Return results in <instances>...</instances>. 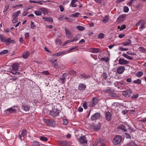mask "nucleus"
Here are the masks:
<instances>
[{
    "label": "nucleus",
    "instance_id": "dca6fc26",
    "mask_svg": "<svg viewBox=\"0 0 146 146\" xmlns=\"http://www.w3.org/2000/svg\"><path fill=\"white\" fill-rule=\"evenodd\" d=\"M65 33L66 36L68 38H70L72 36V33L69 30L67 29H65Z\"/></svg>",
    "mask_w": 146,
    "mask_h": 146
},
{
    "label": "nucleus",
    "instance_id": "ddd939ff",
    "mask_svg": "<svg viewBox=\"0 0 146 146\" xmlns=\"http://www.w3.org/2000/svg\"><path fill=\"white\" fill-rule=\"evenodd\" d=\"M58 112L56 109H53L50 112V114L52 117H55L58 114Z\"/></svg>",
    "mask_w": 146,
    "mask_h": 146
},
{
    "label": "nucleus",
    "instance_id": "0eeeda50",
    "mask_svg": "<svg viewBox=\"0 0 146 146\" xmlns=\"http://www.w3.org/2000/svg\"><path fill=\"white\" fill-rule=\"evenodd\" d=\"M100 116V114L99 113H96L93 115H92L91 117V119L92 120H95L96 119H98L99 118Z\"/></svg>",
    "mask_w": 146,
    "mask_h": 146
},
{
    "label": "nucleus",
    "instance_id": "09e8293b",
    "mask_svg": "<svg viewBox=\"0 0 146 146\" xmlns=\"http://www.w3.org/2000/svg\"><path fill=\"white\" fill-rule=\"evenodd\" d=\"M102 76L105 79H106L108 78V74L105 72H103Z\"/></svg>",
    "mask_w": 146,
    "mask_h": 146
},
{
    "label": "nucleus",
    "instance_id": "b1692460",
    "mask_svg": "<svg viewBox=\"0 0 146 146\" xmlns=\"http://www.w3.org/2000/svg\"><path fill=\"white\" fill-rule=\"evenodd\" d=\"M102 143V141L100 138L97 139L94 145V146H98V144H101Z\"/></svg>",
    "mask_w": 146,
    "mask_h": 146
},
{
    "label": "nucleus",
    "instance_id": "bb28decb",
    "mask_svg": "<svg viewBox=\"0 0 146 146\" xmlns=\"http://www.w3.org/2000/svg\"><path fill=\"white\" fill-rule=\"evenodd\" d=\"M122 55L125 58L129 60H132L133 59L132 57L130 56L125 53L122 54Z\"/></svg>",
    "mask_w": 146,
    "mask_h": 146
},
{
    "label": "nucleus",
    "instance_id": "f704fd0d",
    "mask_svg": "<svg viewBox=\"0 0 146 146\" xmlns=\"http://www.w3.org/2000/svg\"><path fill=\"white\" fill-rule=\"evenodd\" d=\"M69 74L72 76H74L77 73L74 70H71L69 71Z\"/></svg>",
    "mask_w": 146,
    "mask_h": 146
},
{
    "label": "nucleus",
    "instance_id": "e2e57ef3",
    "mask_svg": "<svg viewBox=\"0 0 146 146\" xmlns=\"http://www.w3.org/2000/svg\"><path fill=\"white\" fill-rule=\"evenodd\" d=\"M13 19L12 21V22L13 23H15L18 22V19L17 18L13 17Z\"/></svg>",
    "mask_w": 146,
    "mask_h": 146
},
{
    "label": "nucleus",
    "instance_id": "5701e85b",
    "mask_svg": "<svg viewBox=\"0 0 146 146\" xmlns=\"http://www.w3.org/2000/svg\"><path fill=\"white\" fill-rule=\"evenodd\" d=\"M30 55V53L28 51H26L23 53L22 56L24 58H28Z\"/></svg>",
    "mask_w": 146,
    "mask_h": 146
},
{
    "label": "nucleus",
    "instance_id": "cd10ccee",
    "mask_svg": "<svg viewBox=\"0 0 146 146\" xmlns=\"http://www.w3.org/2000/svg\"><path fill=\"white\" fill-rule=\"evenodd\" d=\"M80 35L79 34H77L76 36L72 40H71V41H75L78 40L80 38Z\"/></svg>",
    "mask_w": 146,
    "mask_h": 146
},
{
    "label": "nucleus",
    "instance_id": "8fccbe9b",
    "mask_svg": "<svg viewBox=\"0 0 146 146\" xmlns=\"http://www.w3.org/2000/svg\"><path fill=\"white\" fill-rule=\"evenodd\" d=\"M8 52V50H3L0 54H6Z\"/></svg>",
    "mask_w": 146,
    "mask_h": 146
},
{
    "label": "nucleus",
    "instance_id": "052dcab7",
    "mask_svg": "<svg viewBox=\"0 0 146 146\" xmlns=\"http://www.w3.org/2000/svg\"><path fill=\"white\" fill-rule=\"evenodd\" d=\"M42 74L46 75H48L49 73L48 71H45L42 72Z\"/></svg>",
    "mask_w": 146,
    "mask_h": 146
},
{
    "label": "nucleus",
    "instance_id": "7c9ffc66",
    "mask_svg": "<svg viewBox=\"0 0 146 146\" xmlns=\"http://www.w3.org/2000/svg\"><path fill=\"white\" fill-rule=\"evenodd\" d=\"M20 11H18L16 13H15L13 14V17L17 18L19 15L20 13Z\"/></svg>",
    "mask_w": 146,
    "mask_h": 146
},
{
    "label": "nucleus",
    "instance_id": "0e129e2a",
    "mask_svg": "<svg viewBox=\"0 0 146 146\" xmlns=\"http://www.w3.org/2000/svg\"><path fill=\"white\" fill-rule=\"evenodd\" d=\"M126 53L127 54H129V55H136V54L135 53L131 52L130 51H128L126 52Z\"/></svg>",
    "mask_w": 146,
    "mask_h": 146
},
{
    "label": "nucleus",
    "instance_id": "4d7b16f0",
    "mask_svg": "<svg viewBox=\"0 0 146 146\" xmlns=\"http://www.w3.org/2000/svg\"><path fill=\"white\" fill-rule=\"evenodd\" d=\"M68 123V120L66 119H63V123L64 125H66Z\"/></svg>",
    "mask_w": 146,
    "mask_h": 146
},
{
    "label": "nucleus",
    "instance_id": "69168bd1",
    "mask_svg": "<svg viewBox=\"0 0 146 146\" xmlns=\"http://www.w3.org/2000/svg\"><path fill=\"white\" fill-rule=\"evenodd\" d=\"M77 47H73L71 48L69 50H68V52H67V53L69 52H70L72 50L75 49L76 48H77Z\"/></svg>",
    "mask_w": 146,
    "mask_h": 146
},
{
    "label": "nucleus",
    "instance_id": "37998d69",
    "mask_svg": "<svg viewBox=\"0 0 146 146\" xmlns=\"http://www.w3.org/2000/svg\"><path fill=\"white\" fill-rule=\"evenodd\" d=\"M13 78H10L9 79V81L10 82H12L14 81H15L17 79V77H15V76H14Z\"/></svg>",
    "mask_w": 146,
    "mask_h": 146
},
{
    "label": "nucleus",
    "instance_id": "f8f14e48",
    "mask_svg": "<svg viewBox=\"0 0 146 146\" xmlns=\"http://www.w3.org/2000/svg\"><path fill=\"white\" fill-rule=\"evenodd\" d=\"M90 52L94 53H97L101 52V50L99 48H92L90 49Z\"/></svg>",
    "mask_w": 146,
    "mask_h": 146
},
{
    "label": "nucleus",
    "instance_id": "c85d7f7f",
    "mask_svg": "<svg viewBox=\"0 0 146 146\" xmlns=\"http://www.w3.org/2000/svg\"><path fill=\"white\" fill-rule=\"evenodd\" d=\"M109 21V18L108 15L105 16L103 18L102 22L104 23H107Z\"/></svg>",
    "mask_w": 146,
    "mask_h": 146
},
{
    "label": "nucleus",
    "instance_id": "5fc2aeb1",
    "mask_svg": "<svg viewBox=\"0 0 146 146\" xmlns=\"http://www.w3.org/2000/svg\"><path fill=\"white\" fill-rule=\"evenodd\" d=\"M143 74V73L142 72H139L137 73V76L138 77H140Z\"/></svg>",
    "mask_w": 146,
    "mask_h": 146
},
{
    "label": "nucleus",
    "instance_id": "603ef678",
    "mask_svg": "<svg viewBox=\"0 0 146 146\" xmlns=\"http://www.w3.org/2000/svg\"><path fill=\"white\" fill-rule=\"evenodd\" d=\"M98 37L99 38H104V34L103 33H100L98 35Z\"/></svg>",
    "mask_w": 146,
    "mask_h": 146
},
{
    "label": "nucleus",
    "instance_id": "4468645a",
    "mask_svg": "<svg viewBox=\"0 0 146 146\" xmlns=\"http://www.w3.org/2000/svg\"><path fill=\"white\" fill-rule=\"evenodd\" d=\"M125 70V68L124 66H120L117 69V72L118 74H121Z\"/></svg>",
    "mask_w": 146,
    "mask_h": 146
},
{
    "label": "nucleus",
    "instance_id": "6ab92c4d",
    "mask_svg": "<svg viewBox=\"0 0 146 146\" xmlns=\"http://www.w3.org/2000/svg\"><path fill=\"white\" fill-rule=\"evenodd\" d=\"M67 53V52L66 51H62L60 52H59L58 53H56L54 54V55L56 56H60L62 55H64Z\"/></svg>",
    "mask_w": 146,
    "mask_h": 146
},
{
    "label": "nucleus",
    "instance_id": "f3484780",
    "mask_svg": "<svg viewBox=\"0 0 146 146\" xmlns=\"http://www.w3.org/2000/svg\"><path fill=\"white\" fill-rule=\"evenodd\" d=\"M117 129H121L125 131H127V129L123 125H119L117 127Z\"/></svg>",
    "mask_w": 146,
    "mask_h": 146
},
{
    "label": "nucleus",
    "instance_id": "ea45409f",
    "mask_svg": "<svg viewBox=\"0 0 146 146\" xmlns=\"http://www.w3.org/2000/svg\"><path fill=\"white\" fill-rule=\"evenodd\" d=\"M55 42L56 44H61V40L59 38H57L56 39Z\"/></svg>",
    "mask_w": 146,
    "mask_h": 146
},
{
    "label": "nucleus",
    "instance_id": "393cba45",
    "mask_svg": "<svg viewBox=\"0 0 146 146\" xmlns=\"http://www.w3.org/2000/svg\"><path fill=\"white\" fill-rule=\"evenodd\" d=\"M42 19L45 21H48L51 23H52L53 21L52 19V17H43Z\"/></svg>",
    "mask_w": 146,
    "mask_h": 146
},
{
    "label": "nucleus",
    "instance_id": "39448f33",
    "mask_svg": "<svg viewBox=\"0 0 146 146\" xmlns=\"http://www.w3.org/2000/svg\"><path fill=\"white\" fill-rule=\"evenodd\" d=\"M99 100L98 99L94 98L90 102V106L92 107L95 106L98 103Z\"/></svg>",
    "mask_w": 146,
    "mask_h": 146
},
{
    "label": "nucleus",
    "instance_id": "1a4fd4ad",
    "mask_svg": "<svg viewBox=\"0 0 146 146\" xmlns=\"http://www.w3.org/2000/svg\"><path fill=\"white\" fill-rule=\"evenodd\" d=\"M105 116L107 121H110L111 120L112 116L110 112L108 111L106 112V113Z\"/></svg>",
    "mask_w": 146,
    "mask_h": 146
},
{
    "label": "nucleus",
    "instance_id": "72a5a7b5",
    "mask_svg": "<svg viewBox=\"0 0 146 146\" xmlns=\"http://www.w3.org/2000/svg\"><path fill=\"white\" fill-rule=\"evenodd\" d=\"M81 76L82 78L86 79L87 78H89L90 77V76H88L85 74H81Z\"/></svg>",
    "mask_w": 146,
    "mask_h": 146
},
{
    "label": "nucleus",
    "instance_id": "c9c22d12",
    "mask_svg": "<svg viewBox=\"0 0 146 146\" xmlns=\"http://www.w3.org/2000/svg\"><path fill=\"white\" fill-rule=\"evenodd\" d=\"M131 41L130 40H128L127 41L123 43V45L125 46L129 45L131 44Z\"/></svg>",
    "mask_w": 146,
    "mask_h": 146
},
{
    "label": "nucleus",
    "instance_id": "f257e3e1",
    "mask_svg": "<svg viewBox=\"0 0 146 146\" xmlns=\"http://www.w3.org/2000/svg\"><path fill=\"white\" fill-rule=\"evenodd\" d=\"M122 140V138L119 135L115 136L113 138L112 142L115 145H117L120 143Z\"/></svg>",
    "mask_w": 146,
    "mask_h": 146
},
{
    "label": "nucleus",
    "instance_id": "423d86ee",
    "mask_svg": "<svg viewBox=\"0 0 146 146\" xmlns=\"http://www.w3.org/2000/svg\"><path fill=\"white\" fill-rule=\"evenodd\" d=\"M79 141L80 143L84 144L86 143L87 142V140L85 136L82 135L80 138Z\"/></svg>",
    "mask_w": 146,
    "mask_h": 146
},
{
    "label": "nucleus",
    "instance_id": "7ed1b4c3",
    "mask_svg": "<svg viewBox=\"0 0 146 146\" xmlns=\"http://www.w3.org/2000/svg\"><path fill=\"white\" fill-rule=\"evenodd\" d=\"M16 111V110L15 109L14 107H11L5 110V112L7 114L14 113Z\"/></svg>",
    "mask_w": 146,
    "mask_h": 146
},
{
    "label": "nucleus",
    "instance_id": "bf43d9fd",
    "mask_svg": "<svg viewBox=\"0 0 146 146\" xmlns=\"http://www.w3.org/2000/svg\"><path fill=\"white\" fill-rule=\"evenodd\" d=\"M143 21H142V20H140L136 24V25L137 26H138L140 25H141V23H143Z\"/></svg>",
    "mask_w": 146,
    "mask_h": 146
},
{
    "label": "nucleus",
    "instance_id": "2eb2a0df",
    "mask_svg": "<svg viewBox=\"0 0 146 146\" xmlns=\"http://www.w3.org/2000/svg\"><path fill=\"white\" fill-rule=\"evenodd\" d=\"M22 108L24 110L27 111L30 109V106L28 105L24 104L22 106Z\"/></svg>",
    "mask_w": 146,
    "mask_h": 146
},
{
    "label": "nucleus",
    "instance_id": "4c0bfd02",
    "mask_svg": "<svg viewBox=\"0 0 146 146\" xmlns=\"http://www.w3.org/2000/svg\"><path fill=\"white\" fill-rule=\"evenodd\" d=\"M139 50L140 52L142 53H145L146 52V50L145 49L142 47H140L139 48Z\"/></svg>",
    "mask_w": 146,
    "mask_h": 146
},
{
    "label": "nucleus",
    "instance_id": "6e6d98bb",
    "mask_svg": "<svg viewBox=\"0 0 146 146\" xmlns=\"http://www.w3.org/2000/svg\"><path fill=\"white\" fill-rule=\"evenodd\" d=\"M119 50L121 51H126L128 50V48H124L122 47H120L119 48Z\"/></svg>",
    "mask_w": 146,
    "mask_h": 146
},
{
    "label": "nucleus",
    "instance_id": "a878e982",
    "mask_svg": "<svg viewBox=\"0 0 146 146\" xmlns=\"http://www.w3.org/2000/svg\"><path fill=\"white\" fill-rule=\"evenodd\" d=\"M27 131L26 129H24L22 131L21 135L24 138H25L27 137Z\"/></svg>",
    "mask_w": 146,
    "mask_h": 146
},
{
    "label": "nucleus",
    "instance_id": "a211bd4d",
    "mask_svg": "<svg viewBox=\"0 0 146 146\" xmlns=\"http://www.w3.org/2000/svg\"><path fill=\"white\" fill-rule=\"evenodd\" d=\"M56 61V60H54L51 61V62L54 68H58L59 66L58 64L57 63Z\"/></svg>",
    "mask_w": 146,
    "mask_h": 146
},
{
    "label": "nucleus",
    "instance_id": "2f4dec72",
    "mask_svg": "<svg viewBox=\"0 0 146 146\" xmlns=\"http://www.w3.org/2000/svg\"><path fill=\"white\" fill-rule=\"evenodd\" d=\"M110 96H111L113 97H117V95L116 94L115 92H111L109 94Z\"/></svg>",
    "mask_w": 146,
    "mask_h": 146
},
{
    "label": "nucleus",
    "instance_id": "79ce46f5",
    "mask_svg": "<svg viewBox=\"0 0 146 146\" xmlns=\"http://www.w3.org/2000/svg\"><path fill=\"white\" fill-rule=\"evenodd\" d=\"M76 28L79 30L82 31L84 30V28L83 27L78 26L76 27Z\"/></svg>",
    "mask_w": 146,
    "mask_h": 146
},
{
    "label": "nucleus",
    "instance_id": "4be33fe9",
    "mask_svg": "<svg viewBox=\"0 0 146 146\" xmlns=\"http://www.w3.org/2000/svg\"><path fill=\"white\" fill-rule=\"evenodd\" d=\"M19 64L17 63L13 64L12 66L13 69L15 70H19Z\"/></svg>",
    "mask_w": 146,
    "mask_h": 146
},
{
    "label": "nucleus",
    "instance_id": "e433bc0d",
    "mask_svg": "<svg viewBox=\"0 0 146 146\" xmlns=\"http://www.w3.org/2000/svg\"><path fill=\"white\" fill-rule=\"evenodd\" d=\"M1 40L4 42H7V39L5 37L3 36H1L0 37Z\"/></svg>",
    "mask_w": 146,
    "mask_h": 146
},
{
    "label": "nucleus",
    "instance_id": "473e14b6",
    "mask_svg": "<svg viewBox=\"0 0 146 146\" xmlns=\"http://www.w3.org/2000/svg\"><path fill=\"white\" fill-rule=\"evenodd\" d=\"M7 42L14 43L15 42V41L14 40H11V38H9L7 39Z\"/></svg>",
    "mask_w": 146,
    "mask_h": 146
},
{
    "label": "nucleus",
    "instance_id": "a19ab883",
    "mask_svg": "<svg viewBox=\"0 0 146 146\" xmlns=\"http://www.w3.org/2000/svg\"><path fill=\"white\" fill-rule=\"evenodd\" d=\"M126 28V26L125 25H122L121 27H120V26H118V29H119L120 31H122L124 29H125Z\"/></svg>",
    "mask_w": 146,
    "mask_h": 146
},
{
    "label": "nucleus",
    "instance_id": "13d9d810",
    "mask_svg": "<svg viewBox=\"0 0 146 146\" xmlns=\"http://www.w3.org/2000/svg\"><path fill=\"white\" fill-rule=\"evenodd\" d=\"M58 19L59 21H62L64 20L65 19L64 17V16L62 15H61L58 18Z\"/></svg>",
    "mask_w": 146,
    "mask_h": 146
},
{
    "label": "nucleus",
    "instance_id": "c03bdc74",
    "mask_svg": "<svg viewBox=\"0 0 146 146\" xmlns=\"http://www.w3.org/2000/svg\"><path fill=\"white\" fill-rule=\"evenodd\" d=\"M133 82L137 84H141V81L139 79H138L136 80L133 81Z\"/></svg>",
    "mask_w": 146,
    "mask_h": 146
},
{
    "label": "nucleus",
    "instance_id": "9b49d317",
    "mask_svg": "<svg viewBox=\"0 0 146 146\" xmlns=\"http://www.w3.org/2000/svg\"><path fill=\"white\" fill-rule=\"evenodd\" d=\"M125 15H121L119 16L117 19V21L119 23H120L124 21L125 19Z\"/></svg>",
    "mask_w": 146,
    "mask_h": 146
},
{
    "label": "nucleus",
    "instance_id": "a18cd8bd",
    "mask_svg": "<svg viewBox=\"0 0 146 146\" xmlns=\"http://www.w3.org/2000/svg\"><path fill=\"white\" fill-rule=\"evenodd\" d=\"M139 96V94H133L132 96V99H136L138 98Z\"/></svg>",
    "mask_w": 146,
    "mask_h": 146
},
{
    "label": "nucleus",
    "instance_id": "58836bf2",
    "mask_svg": "<svg viewBox=\"0 0 146 146\" xmlns=\"http://www.w3.org/2000/svg\"><path fill=\"white\" fill-rule=\"evenodd\" d=\"M66 78L65 77H63L60 78L59 80L60 82L62 84L65 82Z\"/></svg>",
    "mask_w": 146,
    "mask_h": 146
},
{
    "label": "nucleus",
    "instance_id": "aec40b11",
    "mask_svg": "<svg viewBox=\"0 0 146 146\" xmlns=\"http://www.w3.org/2000/svg\"><path fill=\"white\" fill-rule=\"evenodd\" d=\"M86 88V86L84 84H80L78 86V89L80 90H84Z\"/></svg>",
    "mask_w": 146,
    "mask_h": 146
},
{
    "label": "nucleus",
    "instance_id": "49530a36",
    "mask_svg": "<svg viewBox=\"0 0 146 146\" xmlns=\"http://www.w3.org/2000/svg\"><path fill=\"white\" fill-rule=\"evenodd\" d=\"M40 139L44 141H47L48 140L47 138L44 136H41L40 137Z\"/></svg>",
    "mask_w": 146,
    "mask_h": 146
},
{
    "label": "nucleus",
    "instance_id": "412c9836",
    "mask_svg": "<svg viewBox=\"0 0 146 146\" xmlns=\"http://www.w3.org/2000/svg\"><path fill=\"white\" fill-rule=\"evenodd\" d=\"M45 121L47 123V125L49 126L51 125L54 121L52 120L47 119H45Z\"/></svg>",
    "mask_w": 146,
    "mask_h": 146
},
{
    "label": "nucleus",
    "instance_id": "c756f323",
    "mask_svg": "<svg viewBox=\"0 0 146 146\" xmlns=\"http://www.w3.org/2000/svg\"><path fill=\"white\" fill-rule=\"evenodd\" d=\"M68 143V142L67 141H60V143L62 145L64 146H66Z\"/></svg>",
    "mask_w": 146,
    "mask_h": 146
},
{
    "label": "nucleus",
    "instance_id": "338daca9",
    "mask_svg": "<svg viewBox=\"0 0 146 146\" xmlns=\"http://www.w3.org/2000/svg\"><path fill=\"white\" fill-rule=\"evenodd\" d=\"M59 8L60 9V11L61 12H63L64 10V8L63 7L62 5H60L59 6Z\"/></svg>",
    "mask_w": 146,
    "mask_h": 146
},
{
    "label": "nucleus",
    "instance_id": "f03ea898",
    "mask_svg": "<svg viewBox=\"0 0 146 146\" xmlns=\"http://www.w3.org/2000/svg\"><path fill=\"white\" fill-rule=\"evenodd\" d=\"M48 11L47 9L41 8L39 9L38 11H37V16L41 15L42 13L44 14H46L48 13Z\"/></svg>",
    "mask_w": 146,
    "mask_h": 146
},
{
    "label": "nucleus",
    "instance_id": "de8ad7c7",
    "mask_svg": "<svg viewBox=\"0 0 146 146\" xmlns=\"http://www.w3.org/2000/svg\"><path fill=\"white\" fill-rule=\"evenodd\" d=\"M129 146H137V145L134 142H131L129 144Z\"/></svg>",
    "mask_w": 146,
    "mask_h": 146
},
{
    "label": "nucleus",
    "instance_id": "864d4df0",
    "mask_svg": "<svg viewBox=\"0 0 146 146\" xmlns=\"http://www.w3.org/2000/svg\"><path fill=\"white\" fill-rule=\"evenodd\" d=\"M123 9H124L123 11L127 13V12H128V11H129V9L127 7V6L124 7Z\"/></svg>",
    "mask_w": 146,
    "mask_h": 146
},
{
    "label": "nucleus",
    "instance_id": "680f3d73",
    "mask_svg": "<svg viewBox=\"0 0 146 146\" xmlns=\"http://www.w3.org/2000/svg\"><path fill=\"white\" fill-rule=\"evenodd\" d=\"M35 27V25L34 24L33 22L32 21L31 23V27L32 29H34Z\"/></svg>",
    "mask_w": 146,
    "mask_h": 146
},
{
    "label": "nucleus",
    "instance_id": "3c124183",
    "mask_svg": "<svg viewBox=\"0 0 146 146\" xmlns=\"http://www.w3.org/2000/svg\"><path fill=\"white\" fill-rule=\"evenodd\" d=\"M80 14V13H76L74 14H73L72 16L73 17H77L78 16V15Z\"/></svg>",
    "mask_w": 146,
    "mask_h": 146
},
{
    "label": "nucleus",
    "instance_id": "774afa93",
    "mask_svg": "<svg viewBox=\"0 0 146 146\" xmlns=\"http://www.w3.org/2000/svg\"><path fill=\"white\" fill-rule=\"evenodd\" d=\"M124 34H121L119 35L118 37L120 38H122L125 36Z\"/></svg>",
    "mask_w": 146,
    "mask_h": 146
},
{
    "label": "nucleus",
    "instance_id": "6e6552de",
    "mask_svg": "<svg viewBox=\"0 0 146 146\" xmlns=\"http://www.w3.org/2000/svg\"><path fill=\"white\" fill-rule=\"evenodd\" d=\"M119 64L121 65H125L128 64L129 62V61L121 58L119 59Z\"/></svg>",
    "mask_w": 146,
    "mask_h": 146
},
{
    "label": "nucleus",
    "instance_id": "20e7f679",
    "mask_svg": "<svg viewBox=\"0 0 146 146\" xmlns=\"http://www.w3.org/2000/svg\"><path fill=\"white\" fill-rule=\"evenodd\" d=\"M132 93V91L131 90V89H129L123 91L122 94L126 97H129L130 96Z\"/></svg>",
    "mask_w": 146,
    "mask_h": 146
},
{
    "label": "nucleus",
    "instance_id": "9d476101",
    "mask_svg": "<svg viewBox=\"0 0 146 146\" xmlns=\"http://www.w3.org/2000/svg\"><path fill=\"white\" fill-rule=\"evenodd\" d=\"M101 125L100 123H98L97 125L93 124L91 126V127L92 129L94 131H97L100 129V128Z\"/></svg>",
    "mask_w": 146,
    "mask_h": 146
}]
</instances>
